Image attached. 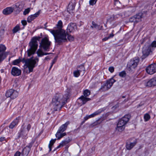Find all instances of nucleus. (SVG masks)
Wrapping results in <instances>:
<instances>
[{"mask_svg": "<svg viewBox=\"0 0 156 156\" xmlns=\"http://www.w3.org/2000/svg\"><path fill=\"white\" fill-rule=\"evenodd\" d=\"M51 42L48 38L45 37L43 38L40 43L39 47L44 51H49L50 49Z\"/></svg>", "mask_w": 156, "mask_h": 156, "instance_id": "0eeeda50", "label": "nucleus"}, {"mask_svg": "<svg viewBox=\"0 0 156 156\" xmlns=\"http://www.w3.org/2000/svg\"><path fill=\"white\" fill-rule=\"evenodd\" d=\"M14 10L13 7H8L3 10V12L5 15H9L11 14Z\"/></svg>", "mask_w": 156, "mask_h": 156, "instance_id": "a878e982", "label": "nucleus"}, {"mask_svg": "<svg viewBox=\"0 0 156 156\" xmlns=\"http://www.w3.org/2000/svg\"><path fill=\"white\" fill-rule=\"evenodd\" d=\"M4 32V30L2 29L0 30V32H2V33H3Z\"/></svg>", "mask_w": 156, "mask_h": 156, "instance_id": "e2e57ef3", "label": "nucleus"}, {"mask_svg": "<svg viewBox=\"0 0 156 156\" xmlns=\"http://www.w3.org/2000/svg\"><path fill=\"white\" fill-rule=\"evenodd\" d=\"M114 32V30H113L111 34H110L108 36V38H112L114 36V34H113V32Z\"/></svg>", "mask_w": 156, "mask_h": 156, "instance_id": "864d4df0", "label": "nucleus"}, {"mask_svg": "<svg viewBox=\"0 0 156 156\" xmlns=\"http://www.w3.org/2000/svg\"><path fill=\"white\" fill-rule=\"evenodd\" d=\"M142 16V13H138L130 18L129 19V21L130 22H134L135 23H137L141 21Z\"/></svg>", "mask_w": 156, "mask_h": 156, "instance_id": "ddd939ff", "label": "nucleus"}, {"mask_svg": "<svg viewBox=\"0 0 156 156\" xmlns=\"http://www.w3.org/2000/svg\"><path fill=\"white\" fill-rule=\"evenodd\" d=\"M98 84V82H93L92 83V86L91 87V88H94L96 87L97 85Z\"/></svg>", "mask_w": 156, "mask_h": 156, "instance_id": "49530a36", "label": "nucleus"}, {"mask_svg": "<svg viewBox=\"0 0 156 156\" xmlns=\"http://www.w3.org/2000/svg\"><path fill=\"white\" fill-rule=\"evenodd\" d=\"M77 26L76 23H69L67 28V33L73 32L76 29Z\"/></svg>", "mask_w": 156, "mask_h": 156, "instance_id": "6ab92c4d", "label": "nucleus"}, {"mask_svg": "<svg viewBox=\"0 0 156 156\" xmlns=\"http://www.w3.org/2000/svg\"><path fill=\"white\" fill-rule=\"evenodd\" d=\"M128 100H129V99H125L124 100V101H125V102H126L127 101H128Z\"/></svg>", "mask_w": 156, "mask_h": 156, "instance_id": "338daca9", "label": "nucleus"}, {"mask_svg": "<svg viewBox=\"0 0 156 156\" xmlns=\"http://www.w3.org/2000/svg\"><path fill=\"white\" fill-rule=\"evenodd\" d=\"M4 141H5V142H7L6 138L5 137H2L0 138V142H2Z\"/></svg>", "mask_w": 156, "mask_h": 156, "instance_id": "3c124183", "label": "nucleus"}, {"mask_svg": "<svg viewBox=\"0 0 156 156\" xmlns=\"http://www.w3.org/2000/svg\"><path fill=\"white\" fill-rule=\"evenodd\" d=\"M78 68H81L82 70H77L74 71L73 73L74 76L76 77H79L80 75V73L83 71V75L85 73V69L83 65H81L78 67Z\"/></svg>", "mask_w": 156, "mask_h": 156, "instance_id": "a211bd4d", "label": "nucleus"}, {"mask_svg": "<svg viewBox=\"0 0 156 156\" xmlns=\"http://www.w3.org/2000/svg\"><path fill=\"white\" fill-rule=\"evenodd\" d=\"M108 70L111 73H112L114 71V68L113 66H110L108 68Z\"/></svg>", "mask_w": 156, "mask_h": 156, "instance_id": "a18cd8bd", "label": "nucleus"}, {"mask_svg": "<svg viewBox=\"0 0 156 156\" xmlns=\"http://www.w3.org/2000/svg\"><path fill=\"white\" fill-rule=\"evenodd\" d=\"M23 126V125L18 133V137L19 138L21 137L23 138L26 139L28 137L27 135L28 132L26 130L25 127Z\"/></svg>", "mask_w": 156, "mask_h": 156, "instance_id": "4468645a", "label": "nucleus"}, {"mask_svg": "<svg viewBox=\"0 0 156 156\" xmlns=\"http://www.w3.org/2000/svg\"><path fill=\"white\" fill-rule=\"evenodd\" d=\"M91 99L89 98H87L83 95H82L78 99L77 102L79 104L84 105L86 104L87 101H89Z\"/></svg>", "mask_w": 156, "mask_h": 156, "instance_id": "aec40b11", "label": "nucleus"}, {"mask_svg": "<svg viewBox=\"0 0 156 156\" xmlns=\"http://www.w3.org/2000/svg\"><path fill=\"white\" fill-rule=\"evenodd\" d=\"M148 45L154 50L156 47V41H154L150 44L149 43Z\"/></svg>", "mask_w": 156, "mask_h": 156, "instance_id": "473e14b6", "label": "nucleus"}, {"mask_svg": "<svg viewBox=\"0 0 156 156\" xmlns=\"http://www.w3.org/2000/svg\"><path fill=\"white\" fill-rule=\"evenodd\" d=\"M150 118V116L148 114L146 113L144 114V119L145 121H148Z\"/></svg>", "mask_w": 156, "mask_h": 156, "instance_id": "58836bf2", "label": "nucleus"}, {"mask_svg": "<svg viewBox=\"0 0 156 156\" xmlns=\"http://www.w3.org/2000/svg\"><path fill=\"white\" fill-rule=\"evenodd\" d=\"M116 80L112 78L107 80L106 82H104L102 84L101 88L99 89L98 91L101 92L105 91L108 90L113 85Z\"/></svg>", "mask_w": 156, "mask_h": 156, "instance_id": "423d86ee", "label": "nucleus"}, {"mask_svg": "<svg viewBox=\"0 0 156 156\" xmlns=\"http://www.w3.org/2000/svg\"><path fill=\"white\" fill-rule=\"evenodd\" d=\"M76 5V2L74 0H72L69 3L68 6L67 10L69 13L73 12Z\"/></svg>", "mask_w": 156, "mask_h": 156, "instance_id": "412c9836", "label": "nucleus"}, {"mask_svg": "<svg viewBox=\"0 0 156 156\" xmlns=\"http://www.w3.org/2000/svg\"><path fill=\"white\" fill-rule=\"evenodd\" d=\"M126 73L125 71H122L119 73V75L121 77L124 78L126 77Z\"/></svg>", "mask_w": 156, "mask_h": 156, "instance_id": "4c0bfd02", "label": "nucleus"}, {"mask_svg": "<svg viewBox=\"0 0 156 156\" xmlns=\"http://www.w3.org/2000/svg\"><path fill=\"white\" fill-rule=\"evenodd\" d=\"M125 127V126L118 125L117 124V127L116 128V131L121 132L124 130Z\"/></svg>", "mask_w": 156, "mask_h": 156, "instance_id": "7c9ffc66", "label": "nucleus"}, {"mask_svg": "<svg viewBox=\"0 0 156 156\" xmlns=\"http://www.w3.org/2000/svg\"><path fill=\"white\" fill-rule=\"evenodd\" d=\"M6 47L4 44H0V64L6 58L9 52L5 51Z\"/></svg>", "mask_w": 156, "mask_h": 156, "instance_id": "6e6552de", "label": "nucleus"}, {"mask_svg": "<svg viewBox=\"0 0 156 156\" xmlns=\"http://www.w3.org/2000/svg\"><path fill=\"white\" fill-rule=\"evenodd\" d=\"M139 61L140 58L138 57H135L130 60L127 64L129 70V71L135 69L137 66Z\"/></svg>", "mask_w": 156, "mask_h": 156, "instance_id": "1a4fd4ad", "label": "nucleus"}, {"mask_svg": "<svg viewBox=\"0 0 156 156\" xmlns=\"http://www.w3.org/2000/svg\"><path fill=\"white\" fill-rule=\"evenodd\" d=\"M98 0H90L89 3L90 5H93L95 4Z\"/></svg>", "mask_w": 156, "mask_h": 156, "instance_id": "37998d69", "label": "nucleus"}, {"mask_svg": "<svg viewBox=\"0 0 156 156\" xmlns=\"http://www.w3.org/2000/svg\"><path fill=\"white\" fill-rule=\"evenodd\" d=\"M104 108H101L100 109H99V110L96 111V112H95L93 113L92 114H91V117H93L97 115H99L102 112L104 111Z\"/></svg>", "mask_w": 156, "mask_h": 156, "instance_id": "bb28decb", "label": "nucleus"}, {"mask_svg": "<svg viewBox=\"0 0 156 156\" xmlns=\"http://www.w3.org/2000/svg\"><path fill=\"white\" fill-rule=\"evenodd\" d=\"M71 140L69 139H66L62 141L61 143L62 144V146H64L66 145V144L69 143L70 141Z\"/></svg>", "mask_w": 156, "mask_h": 156, "instance_id": "ea45409f", "label": "nucleus"}, {"mask_svg": "<svg viewBox=\"0 0 156 156\" xmlns=\"http://www.w3.org/2000/svg\"><path fill=\"white\" fill-rule=\"evenodd\" d=\"M56 62V60L54 58V59H53L52 61V62L51 63V64H52L53 65Z\"/></svg>", "mask_w": 156, "mask_h": 156, "instance_id": "4d7b16f0", "label": "nucleus"}, {"mask_svg": "<svg viewBox=\"0 0 156 156\" xmlns=\"http://www.w3.org/2000/svg\"><path fill=\"white\" fill-rule=\"evenodd\" d=\"M141 43V44H144L145 43V44H147L150 43V41L147 38H144L140 40Z\"/></svg>", "mask_w": 156, "mask_h": 156, "instance_id": "72a5a7b5", "label": "nucleus"}, {"mask_svg": "<svg viewBox=\"0 0 156 156\" xmlns=\"http://www.w3.org/2000/svg\"><path fill=\"white\" fill-rule=\"evenodd\" d=\"M100 123V122H98V121H97L94 123H93L92 124H91V126H96L97 125L99 124Z\"/></svg>", "mask_w": 156, "mask_h": 156, "instance_id": "09e8293b", "label": "nucleus"}, {"mask_svg": "<svg viewBox=\"0 0 156 156\" xmlns=\"http://www.w3.org/2000/svg\"><path fill=\"white\" fill-rule=\"evenodd\" d=\"M119 104H117L112 107V109H116V108H118L119 107Z\"/></svg>", "mask_w": 156, "mask_h": 156, "instance_id": "6e6d98bb", "label": "nucleus"}, {"mask_svg": "<svg viewBox=\"0 0 156 156\" xmlns=\"http://www.w3.org/2000/svg\"><path fill=\"white\" fill-rule=\"evenodd\" d=\"M31 125L30 124H28L27 125L26 129H27V130L28 132H29V131L31 129Z\"/></svg>", "mask_w": 156, "mask_h": 156, "instance_id": "de8ad7c7", "label": "nucleus"}, {"mask_svg": "<svg viewBox=\"0 0 156 156\" xmlns=\"http://www.w3.org/2000/svg\"><path fill=\"white\" fill-rule=\"evenodd\" d=\"M33 57H32L27 59L23 58L22 60L19 58L16 59L13 61L12 63L13 65H17L21 62L23 63H24V66L28 69V73H30L33 71L34 68L37 66L39 60L37 57H36L34 59Z\"/></svg>", "mask_w": 156, "mask_h": 156, "instance_id": "f257e3e1", "label": "nucleus"}, {"mask_svg": "<svg viewBox=\"0 0 156 156\" xmlns=\"http://www.w3.org/2000/svg\"><path fill=\"white\" fill-rule=\"evenodd\" d=\"M50 53H47V52H44V55H49V54Z\"/></svg>", "mask_w": 156, "mask_h": 156, "instance_id": "680f3d73", "label": "nucleus"}, {"mask_svg": "<svg viewBox=\"0 0 156 156\" xmlns=\"http://www.w3.org/2000/svg\"><path fill=\"white\" fill-rule=\"evenodd\" d=\"M30 11V8H28L26 9L23 12V14L24 15H26L27 14H28Z\"/></svg>", "mask_w": 156, "mask_h": 156, "instance_id": "79ce46f5", "label": "nucleus"}, {"mask_svg": "<svg viewBox=\"0 0 156 156\" xmlns=\"http://www.w3.org/2000/svg\"><path fill=\"white\" fill-rule=\"evenodd\" d=\"M146 72L149 74L152 75L156 72V63L151 64L146 69Z\"/></svg>", "mask_w": 156, "mask_h": 156, "instance_id": "2eb2a0df", "label": "nucleus"}, {"mask_svg": "<svg viewBox=\"0 0 156 156\" xmlns=\"http://www.w3.org/2000/svg\"><path fill=\"white\" fill-rule=\"evenodd\" d=\"M33 143V142H31L29 144L28 146H27L23 149L22 152V154L23 156H27L28 155Z\"/></svg>", "mask_w": 156, "mask_h": 156, "instance_id": "dca6fc26", "label": "nucleus"}, {"mask_svg": "<svg viewBox=\"0 0 156 156\" xmlns=\"http://www.w3.org/2000/svg\"><path fill=\"white\" fill-rule=\"evenodd\" d=\"M67 39L69 41H72L74 40V37L73 36L68 34L67 33Z\"/></svg>", "mask_w": 156, "mask_h": 156, "instance_id": "a19ab883", "label": "nucleus"}, {"mask_svg": "<svg viewBox=\"0 0 156 156\" xmlns=\"http://www.w3.org/2000/svg\"><path fill=\"white\" fill-rule=\"evenodd\" d=\"M83 96L86 97L88 96L90 94V91L88 89L84 90L83 91Z\"/></svg>", "mask_w": 156, "mask_h": 156, "instance_id": "f704fd0d", "label": "nucleus"}, {"mask_svg": "<svg viewBox=\"0 0 156 156\" xmlns=\"http://www.w3.org/2000/svg\"><path fill=\"white\" fill-rule=\"evenodd\" d=\"M126 96H122V98H126Z\"/></svg>", "mask_w": 156, "mask_h": 156, "instance_id": "774afa93", "label": "nucleus"}, {"mask_svg": "<svg viewBox=\"0 0 156 156\" xmlns=\"http://www.w3.org/2000/svg\"><path fill=\"white\" fill-rule=\"evenodd\" d=\"M153 51L148 44H145L143 48L142 53L143 58L147 57Z\"/></svg>", "mask_w": 156, "mask_h": 156, "instance_id": "9b49d317", "label": "nucleus"}, {"mask_svg": "<svg viewBox=\"0 0 156 156\" xmlns=\"http://www.w3.org/2000/svg\"><path fill=\"white\" fill-rule=\"evenodd\" d=\"M23 8V5L22 3H16L15 5L13 6L14 10L16 9V11L20 12L21 11Z\"/></svg>", "mask_w": 156, "mask_h": 156, "instance_id": "393cba45", "label": "nucleus"}, {"mask_svg": "<svg viewBox=\"0 0 156 156\" xmlns=\"http://www.w3.org/2000/svg\"><path fill=\"white\" fill-rule=\"evenodd\" d=\"M53 35L55 42L59 45H61L63 42L67 41V32L62 29L52 30L47 29Z\"/></svg>", "mask_w": 156, "mask_h": 156, "instance_id": "f03ea898", "label": "nucleus"}, {"mask_svg": "<svg viewBox=\"0 0 156 156\" xmlns=\"http://www.w3.org/2000/svg\"><path fill=\"white\" fill-rule=\"evenodd\" d=\"M145 85L146 86L149 87H151L153 86V81H152L151 79H150L145 83Z\"/></svg>", "mask_w": 156, "mask_h": 156, "instance_id": "e433bc0d", "label": "nucleus"}, {"mask_svg": "<svg viewBox=\"0 0 156 156\" xmlns=\"http://www.w3.org/2000/svg\"><path fill=\"white\" fill-rule=\"evenodd\" d=\"M40 13V10H39L34 14L29 16L27 19V22L29 23H31L32 21L38 16Z\"/></svg>", "mask_w": 156, "mask_h": 156, "instance_id": "5701e85b", "label": "nucleus"}, {"mask_svg": "<svg viewBox=\"0 0 156 156\" xmlns=\"http://www.w3.org/2000/svg\"><path fill=\"white\" fill-rule=\"evenodd\" d=\"M92 118V117H91V114L89 115L86 116L85 117H84V119L85 120H87L89 118Z\"/></svg>", "mask_w": 156, "mask_h": 156, "instance_id": "8fccbe9b", "label": "nucleus"}, {"mask_svg": "<svg viewBox=\"0 0 156 156\" xmlns=\"http://www.w3.org/2000/svg\"><path fill=\"white\" fill-rule=\"evenodd\" d=\"M109 39V38H108V37H105L102 40L103 41H106Z\"/></svg>", "mask_w": 156, "mask_h": 156, "instance_id": "13d9d810", "label": "nucleus"}, {"mask_svg": "<svg viewBox=\"0 0 156 156\" xmlns=\"http://www.w3.org/2000/svg\"><path fill=\"white\" fill-rule=\"evenodd\" d=\"M21 23L23 26H25L27 24V22L25 20H22Z\"/></svg>", "mask_w": 156, "mask_h": 156, "instance_id": "603ef678", "label": "nucleus"}, {"mask_svg": "<svg viewBox=\"0 0 156 156\" xmlns=\"http://www.w3.org/2000/svg\"><path fill=\"white\" fill-rule=\"evenodd\" d=\"M41 38V37L39 36L35 37L32 38L29 43V46L30 48L27 51L28 57H30L35 53L38 46L37 41H39Z\"/></svg>", "mask_w": 156, "mask_h": 156, "instance_id": "7ed1b4c3", "label": "nucleus"}, {"mask_svg": "<svg viewBox=\"0 0 156 156\" xmlns=\"http://www.w3.org/2000/svg\"><path fill=\"white\" fill-rule=\"evenodd\" d=\"M143 104H139L138 105V107H140V106H142V105H143Z\"/></svg>", "mask_w": 156, "mask_h": 156, "instance_id": "69168bd1", "label": "nucleus"}, {"mask_svg": "<svg viewBox=\"0 0 156 156\" xmlns=\"http://www.w3.org/2000/svg\"><path fill=\"white\" fill-rule=\"evenodd\" d=\"M69 123V121H68L59 127L55 134V136L57 138L58 140L60 139L66 135V133L63 132L66 130Z\"/></svg>", "mask_w": 156, "mask_h": 156, "instance_id": "39448f33", "label": "nucleus"}, {"mask_svg": "<svg viewBox=\"0 0 156 156\" xmlns=\"http://www.w3.org/2000/svg\"><path fill=\"white\" fill-rule=\"evenodd\" d=\"M56 140V139H52L50 141V143L48 145V147L49 149V151H51V147L55 143Z\"/></svg>", "mask_w": 156, "mask_h": 156, "instance_id": "c756f323", "label": "nucleus"}, {"mask_svg": "<svg viewBox=\"0 0 156 156\" xmlns=\"http://www.w3.org/2000/svg\"><path fill=\"white\" fill-rule=\"evenodd\" d=\"M137 142L136 140H135L133 142H127L126 144V148L128 150H131L136 145Z\"/></svg>", "mask_w": 156, "mask_h": 156, "instance_id": "b1692460", "label": "nucleus"}, {"mask_svg": "<svg viewBox=\"0 0 156 156\" xmlns=\"http://www.w3.org/2000/svg\"><path fill=\"white\" fill-rule=\"evenodd\" d=\"M86 120H85L84 119V120L81 123V125H82L85 122V121H86Z\"/></svg>", "mask_w": 156, "mask_h": 156, "instance_id": "052dcab7", "label": "nucleus"}, {"mask_svg": "<svg viewBox=\"0 0 156 156\" xmlns=\"http://www.w3.org/2000/svg\"><path fill=\"white\" fill-rule=\"evenodd\" d=\"M36 53L38 57H41L44 55V52L40 49L37 50Z\"/></svg>", "mask_w": 156, "mask_h": 156, "instance_id": "c9c22d12", "label": "nucleus"}, {"mask_svg": "<svg viewBox=\"0 0 156 156\" xmlns=\"http://www.w3.org/2000/svg\"><path fill=\"white\" fill-rule=\"evenodd\" d=\"M53 65L52 64H51V65L49 68V70H50L51 69V68L52 67V66H53Z\"/></svg>", "mask_w": 156, "mask_h": 156, "instance_id": "0e129e2a", "label": "nucleus"}, {"mask_svg": "<svg viewBox=\"0 0 156 156\" xmlns=\"http://www.w3.org/2000/svg\"><path fill=\"white\" fill-rule=\"evenodd\" d=\"M21 153L20 152L17 151L15 154L14 156H20V155Z\"/></svg>", "mask_w": 156, "mask_h": 156, "instance_id": "5fc2aeb1", "label": "nucleus"}, {"mask_svg": "<svg viewBox=\"0 0 156 156\" xmlns=\"http://www.w3.org/2000/svg\"><path fill=\"white\" fill-rule=\"evenodd\" d=\"M62 96L60 94H56L53 98L51 104L54 111L60 110L62 107L61 103L62 102Z\"/></svg>", "mask_w": 156, "mask_h": 156, "instance_id": "20e7f679", "label": "nucleus"}, {"mask_svg": "<svg viewBox=\"0 0 156 156\" xmlns=\"http://www.w3.org/2000/svg\"><path fill=\"white\" fill-rule=\"evenodd\" d=\"M92 23L93 25V26H91L92 28L95 27L99 30H101L103 28L102 26H100L99 25H98L94 21H92Z\"/></svg>", "mask_w": 156, "mask_h": 156, "instance_id": "c85d7f7f", "label": "nucleus"}, {"mask_svg": "<svg viewBox=\"0 0 156 156\" xmlns=\"http://www.w3.org/2000/svg\"><path fill=\"white\" fill-rule=\"evenodd\" d=\"M19 92L13 89H10L7 90L5 93V96L7 98H10L11 99H14L18 96Z\"/></svg>", "mask_w": 156, "mask_h": 156, "instance_id": "9d476101", "label": "nucleus"}, {"mask_svg": "<svg viewBox=\"0 0 156 156\" xmlns=\"http://www.w3.org/2000/svg\"><path fill=\"white\" fill-rule=\"evenodd\" d=\"M21 30V28L19 25L17 24L12 30L13 34H15Z\"/></svg>", "mask_w": 156, "mask_h": 156, "instance_id": "cd10ccee", "label": "nucleus"}, {"mask_svg": "<svg viewBox=\"0 0 156 156\" xmlns=\"http://www.w3.org/2000/svg\"><path fill=\"white\" fill-rule=\"evenodd\" d=\"M21 70L16 67H12V68L11 73L14 76H17L20 75L21 74Z\"/></svg>", "mask_w": 156, "mask_h": 156, "instance_id": "f3484780", "label": "nucleus"}, {"mask_svg": "<svg viewBox=\"0 0 156 156\" xmlns=\"http://www.w3.org/2000/svg\"><path fill=\"white\" fill-rule=\"evenodd\" d=\"M153 86L156 85V77H155L151 79Z\"/></svg>", "mask_w": 156, "mask_h": 156, "instance_id": "c03bdc74", "label": "nucleus"}, {"mask_svg": "<svg viewBox=\"0 0 156 156\" xmlns=\"http://www.w3.org/2000/svg\"><path fill=\"white\" fill-rule=\"evenodd\" d=\"M20 119V116L15 119L9 125V128L11 129H12L15 127L16 126L19 122Z\"/></svg>", "mask_w": 156, "mask_h": 156, "instance_id": "4be33fe9", "label": "nucleus"}, {"mask_svg": "<svg viewBox=\"0 0 156 156\" xmlns=\"http://www.w3.org/2000/svg\"><path fill=\"white\" fill-rule=\"evenodd\" d=\"M63 147V146H62V144L61 143L60 144H59V145L56 148H57V149H58V148H60V147Z\"/></svg>", "mask_w": 156, "mask_h": 156, "instance_id": "bf43d9fd", "label": "nucleus"}, {"mask_svg": "<svg viewBox=\"0 0 156 156\" xmlns=\"http://www.w3.org/2000/svg\"><path fill=\"white\" fill-rule=\"evenodd\" d=\"M130 118V115L129 114L125 115L123 117L119 119L117 125L125 126V125L129 121Z\"/></svg>", "mask_w": 156, "mask_h": 156, "instance_id": "f8f14e48", "label": "nucleus"}, {"mask_svg": "<svg viewBox=\"0 0 156 156\" xmlns=\"http://www.w3.org/2000/svg\"><path fill=\"white\" fill-rule=\"evenodd\" d=\"M56 26L58 29H62V28L63 27V23L62 20H59Z\"/></svg>", "mask_w": 156, "mask_h": 156, "instance_id": "2f4dec72", "label": "nucleus"}]
</instances>
